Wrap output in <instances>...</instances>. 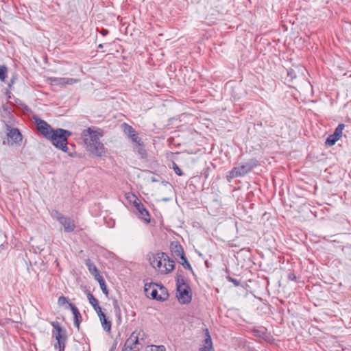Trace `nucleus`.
<instances>
[{"label": "nucleus", "mask_w": 351, "mask_h": 351, "mask_svg": "<svg viewBox=\"0 0 351 351\" xmlns=\"http://www.w3.org/2000/svg\"><path fill=\"white\" fill-rule=\"evenodd\" d=\"M37 130L52 144L64 152H68L67 138L71 135V132L64 129L53 130L45 121L36 119Z\"/></svg>", "instance_id": "obj_1"}, {"label": "nucleus", "mask_w": 351, "mask_h": 351, "mask_svg": "<svg viewBox=\"0 0 351 351\" xmlns=\"http://www.w3.org/2000/svg\"><path fill=\"white\" fill-rule=\"evenodd\" d=\"M101 136L100 130L95 127L88 128L82 132L86 149L96 156H101L105 154L104 145L99 140Z\"/></svg>", "instance_id": "obj_2"}, {"label": "nucleus", "mask_w": 351, "mask_h": 351, "mask_svg": "<svg viewBox=\"0 0 351 351\" xmlns=\"http://www.w3.org/2000/svg\"><path fill=\"white\" fill-rule=\"evenodd\" d=\"M147 259L151 266L160 274H168L175 268L174 261L165 252L149 253Z\"/></svg>", "instance_id": "obj_3"}, {"label": "nucleus", "mask_w": 351, "mask_h": 351, "mask_svg": "<svg viewBox=\"0 0 351 351\" xmlns=\"http://www.w3.org/2000/svg\"><path fill=\"white\" fill-rule=\"evenodd\" d=\"M144 337L142 330H134L126 340L122 351H139L144 345Z\"/></svg>", "instance_id": "obj_4"}, {"label": "nucleus", "mask_w": 351, "mask_h": 351, "mask_svg": "<svg viewBox=\"0 0 351 351\" xmlns=\"http://www.w3.org/2000/svg\"><path fill=\"white\" fill-rule=\"evenodd\" d=\"M258 162L256 159H250L248 161L240 164L234 167L230 172L229 177L234 178L237 177H241L251 171L254 167L258 166Z\"/></svg>", "instance_id": "obj_5"}, {"label": "nucleus", "mask_w": 351, "mask_h": 351, "mask_svg": "<svg viewBox=\"0 0 351 351\" xmlns=\"http://www.w3.org/2000/svg\"><path fill=\"white\" fill-rule=\"evenodd\" d=\"M144 291L147 298L158 301L166 300L169 297L166 287H144Z\"/></svg>", "instance_id": "obj_6"}, {"label": "nucleus", "mask_w": 351, "mask_h": 351, "mask_svg": "<svg viewBox=\"0 0 351 351\" xmlns=\"http://www.w3.org/2000/svg\"><path fill=\"white\" fill-rule=\"evenodd\" d=\"M51 215L54 219L57 220L63 226L64 232H72L75 230V221L71 217L64 216L56 210H52Z\"/></svg>", "instance_id": "obj_7"}, {"label": "nucleus", "mask_w": 351, "mask_h": 351, "mask_svg": "<svg viewBox=\"0 0 351 351\" xmlns=\"http://www.w3.org/2000/svg\"><path fill=\"white\" fill-rule=\"evenodd\" d=\"M53 327L52 336L57 341L54 346L56 349H58L59 351H63L66 338V332L57 322L53 323Z\"/></svg>", "instance_id": "obj_8"}, {"label": "nucleus", "mask_w": 351, "mask_h": 351, "mask_svg": "<svg viewBox=\"0 0 351 351\" xmlns=\"http://www.w3.org/2000/svg\"><path fill=\"white\" fill-rule=\"evenodd\" d=\"M176 298L182 304H189L192 300L191 287H177Z\"/></svg>", "instance_id": "obj_9"}, {"label": "nucleus", "mask_w": 351, "mask_h": 351, "mask_svg": "<svg viewBox=\"0 0 351 351\" xmlns=\"http://www.w3.org/2000/svg\"><path fill=\"white\" fill-rule=\"evenodd\" d=\"M122 128L125 134H126L128 138L135 144L140 145L141 138L139 137L138 134L136 131L128 123H123Z\"/></svg>", "instance_id": "obj_10"}, {"label": "nucleus", "mask_w": 351, "mask_h": 351, "mask_svg": "<svg viewBox=\"0 0 351 351\" xmlns=\"http://www.w3.org/2000/svg\"><path fill=\"white\" fill-rule=\"evenodd\" d=\"M86 265L88 267L90 273L95 277V278L98 281L99 285H105L104 280L102 276L99 274V270L97 267L93 263L89 258L86 260Z\"/></svg>", "instance_id": "obj_11"}, {"label": "nucleus", "mask_w": 351, "mask_h": 351, "mask_svg": "<svg viewBox=\"0 0 351 351\" xmlns=\"http://www.w3.org/2000/svg\"><path fill=\"white\" fill-rule=\"evenodd\" d=\"M134 206L138 212V216L146 223H149L150 217L148 210L145 208L144 205L141 202H134Z\"/></svg>", "instance_id": "obj_12"}, {"label": "nucleus", "mask_w": 351, "mask_h": 351, "mask_svg": "<svg viewBox=\"0 0 351 351\" xmlns=\"http://www.w3.org/2000/svg\"><path fill=\"white\" fill-rule=\"evenodd\" d=\"M199 351H215L211 337L208 329L205 330L204 338L199 347Z\"/></svg>", "instance_id": "obj_13"}, {"label": "nucleus", "mask_w": 351, "mask_h": 351, "mask_svg": "<svg viewBox=\"0 0 351 351\" xmlns=\"http://www.w3.org/2000/svg\"><path fill=\"white\" fill-rule=\"evenodd\" d=\"M49 80L57 85L73 84L80 82L79 79L69 77H50Z\"/></svg>", "instance_id": "obj_14"}, {"label": "nucleus", "mask_w": 351, "mask_h": 351, "mask_svg": "<svg viewBox=\"0 0 351 351\" xmlns=\"http://www.w3.org/2000/svg\"><path fill=\"white\" fill-rule=\"evenodd\" d=\"M7 135L8 138H10L15 143H19L22 141V135L20 131L16 128H9Z\"/></svg>", "instance_id": "obj_15"}, {"label": "nucleus", "mask_w": 351, "mask_h": 351, "mask_svg": "<svg viewBox=\"0 0 351 351\" xmlns=\"http://www.w3.org/2000/svg\"><path fill=\"white\" fill-rule=\"evenodd\" d=\"M170 248L173 255L176 257H180L184 254L183 247L178 242H172Z\"/></svg>", "instance_id": "obj_16"}, {"label": "nucleus", "mask_w": 351, "mask_h": 351, "mask_svg": "<svg viewBox=\"0 0 351 351\" xmlns=\"http://www.w3.org/2000/svg\"><path fill=\"white\" fill-rule=\"evenodd\" d=\"M97 313L99 317L103 328L106 331H110L111 328V322L107 319L105 314L102 312L101 310L100 312H97Z\"/></svg>", "instance_id": "obj_17"}, {"label": "nucleus", "mask_w": 351, "mask_h": 351, "mask_svg": "<svg viewBox=\"0 0 351 351\" xmlns=\"http://www.w3.org/2000/svg\"><path fill=\"white\" fill-rule=\"evenodd\" d=\"M87 297H88V299L89 300L90 304L93 306V308L95 310V311L97 313V312H100L101 308V307L98 304L97 300L96 298H95L93 297V295L92 294H90V293H88Z\"/></svg>", "instance_id": "obj_18"}, {"label": "nucleus", "mask_w": 351, "mask_h": 351, "mask_svg": "<svg viewBox=\"0 0 351 351\" xmlns=\"http://www.w3.org/2000/svg\"><path fill=\"white\" fill-rule=\"evenodd\" d=\"M70 309L71 310L74 318H75V323L76 326H79V319H81V315L77 308L74 305H70Z\"/></svg>", "instance_id": "obj_19"}, {"label": "nucleus", "mask_w": 351, "mask_h": 351, "mask_svg": "<svg viewBox=\"0 0 351 351\" xmlns=\"http://www.w3.org/2000/svg\"><path fill=\"white\" fill-rule=\"evenodd\" d=\"M134 150L141 157H144L146 154V151L144 148L143 142L141 141L140 145L135 144Z\"/></svg>", "instance_id": "obj_20"}, {"label": "nucleus", "mask_w": 351, "mask_h": 351, "mask_svg": "<svg viewBox=\"0 0 351 351\" xmlns=\"http://www.w3.org/2000/svg\"><path fill=\"white\" fill-rule=\"evenodd\" d=\"M58 304L60 306H64L65 308H70V305H73L71 303H69L67 298L64 296H60L58 298Z\"/></svg>", "instance_id": "obj_21"}, {"label": "nucleus", "mask_w": 351, "mask_h": 351, "mask_svg": "<svg viewBox=\"0 0 351 351\" xmlns=\"http://www.w3.org/2000/svg\"><path fill=\"white\" fill-rule=\"evenodd\" d=\"M339 138L335 136L334 134L330 135L326 140L325 144L326 146H332Z\"/></svg>", "instance_id": "obj_22"}, {"label": "nucleus", "mask_w": 351, "mask_h": 351, "mask_svg": "<svg viewBox=\"0 0 351 351\" xmlns=\"http://www.w3.org/2000/svg\"><path fill=\"white\" fill-rule=\"evenodd\" d=\"M7 72H8V69L6 67V66L5 65H1L0 66V80L1 82H4L6 77H7Z\"/></svg>", "instance_id": "obj_23"}, {"label": "nucleus", "mask_w": 351, "mask_h": 351, "mask_svg": "<svg viewBox=\"0 0 351 351\" xmlns=\"http://www.w3.org/2000/svg\"><path fill=\"white\" fill-rule=\"evenodd\" d=\"M345 125L343 123L339 124L335 129L333 134L335 136H337V138H340L342 136L343 130L344 128Z\"/></svg>", "instance_id": "obj_24"}, {"label": "nucleus", "mask_w": 351, "mask_h": 351, "mask_svg": "<svg viewBox=\"0 0 351 351\" xmlns=\"http://www.w3.org/2000/svg\"><path fill=\"white\" fill-rule=\"evenodd\" d=\"M180 258L181 260L180 261V263L184 267V268L191 270V265H190L189 262L188 261V260L186 259V258L185 257L184 254L182 255V256H180Z\"/></svg>", "instance_id": "obj_25"}, {"label": "nucleus", "mask_w": 351, "mask_h": 351, "mask_svg": "<svg viewBox=\"0 0 351 351\" xmlns=\"http://www.w3.org/2000/svg\"><path fill=\"white\" fill-rule=\"evenodd\" d=\"M165 348L163 346H149L145 349V351H165Z\"/></svg>", "instance_id": "obj_26"}, {"label": "nucleus", "mask_w": 351, "mask_h": 351, "mask_svg": "<svg viewBox=\"0 0 351 351\" xmlns=\"http://www.w3.org/2000/svg\"><path fill=\"white\" fill-rule=\"evenodd\" d=\"M173 169L178 176H180L182 175V170L178 167V166L175 162L173 163Z\"/></svg>", "instance_id": "obj_27"}, {"label": "nucleus", "mask_w": 351, "mask_h": 351, "mask_svg": "<svg viewBox=\"0 0 351 351\" xmlns=\"http://www.w3.org/2000/svg\"><path fill=\"white\" fill-rule=\"evenodd\" d=\"M288 278H289V279H290V280H293V281L296 282V281H295L296 276H295V275L293 273H292V272L289 273V274H288Z\"/></svg>", "instance_id": "obj_28"}, {"label": "nucleus", "mask_w": 351, "mask_h": 351, "mask_svg": "<svg viewBox=\"0 0 351 351\" xmlns=\"http://www.w3.org/2000/svg\"><path fill=\"white\" fill-rule=\"evenodd\" d=\"M228 280L230 282H233L235 285H239V282L236 280L233 279L232 278L228 276Z\"/></svg>", "instance_id": "obj_29"}, {"label": "nucleus", "mask_w": 351, "mask_h": 351, "mask_svg": "<svg viewBox=\"0 0 351 351\" xmlns=\"http://www.w3.org/2000/svg\"><path fill=\"white\" fill-rule=\"evenodd\" d=\"M101 290L103 291V293L106 295L108 296V291L107 289V287H101Z\"/></svg>", "instance_id": "obj_30"}, {"label": "nucleus", "mask_w": 351, "mask_h": 351, "mask_svg": "<svg viewBox=\"0 0 351 351\" xmlns=\"http://www.w3.org/2000/svg\"><path fill=\"white\" fill-rule=\"evenodd\" d=\"M292 72H293V71H288V75H289L291 78L295 77V76H293Z\"/></svg>", "instance_id": "obj_31"}, {"label": "nucleus", "mask_w": 351, "mask_h": 351, "mask_svg": "<svg viewBox=\"0 0 351 351\" xmlns=\"http://www.w3.org/2000/svg\"><path fill=\"white\" fill-rule=\"evenodd\" d=\"M145 285H156V286H158L159 285L157 284V283L149 282V283H146Z\"/></svg>", "instance_id": "obj_32"}, {"label": "nucleus", "mask_w": 351, "mask_h": 351, "mask_svg": "<svg viewBox=\"0 0 351 351\" xmlns=\"http://www.w3.org/2000/svg\"><path fill=\"white\" fill-rule=\"evenodd\" d=\"M103 32H104V33H103V35H105L106 32H108V30H104H104H103Z\"/></svg>", "instance_id": "obj_33"}, {"label": "nucleus", "mask_w": 351, "mask_h": 351, "mask_svg": "<svg viewBox=\"0 0 351 351\" xmlns=\"http://www.w3.org/2000/svg\"><path fill=\"white\" fill-rule=\"evenodd\" d=\"M103 32H104V33H103V35H105L106 32H108V30H104H104H103Z\"/></svg>", "instance_id": "obj_34"}, {"label": "nucleus", "mask_w": 351, "mask_h": 351, "mask_svg": "<svg viewBox=\"0 0 351 351\" xmlns=\"http://www.w3.org/2000/svg\"><path fill=\"white\" fill-rule=\"evenodd\" d=\"M103 32H104V33H103V35H105L106 32H108V30H104H104H103Z\"/></svg>", "instance_id": "obj_35"}, {"label": "nucleus", "mask_w": 351, "mask_h": 351, "mask_svg": "<svg viewBox=\"0 0 351 351\" xmlns=\"http://www.w3.org/2000/svg\"><path fill=\"white\" fill-rule=\"evenodd\" d=\"M178 285H179V282L178 281L176 286H178Z\"/></svg>", "instance_id": "obj_36"}]
</instances>
